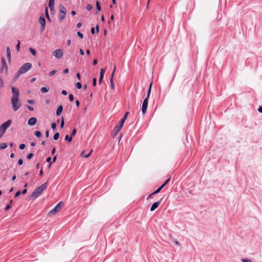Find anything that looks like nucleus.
Here are the masks:
<instances>
[{"mask_svg":"<svg viewBox=\"0 0 262 262\" xmlns=\"http://www.w3.org/2000/svg\"><path fill=\"white\" fill-rule=\"evenodd\" d=\"M96 81H97V80H96V78H94L93 79V86H96Z\"/></svg>","mask_w":262,"mask_h":262,"instance_id":"nucleus-45","label":"nucleus"},{"mask_svg":"<svg viewBox=\"0 0 262 262\" xmlns=\"http://www.w3.org/2000/svg\"><path fill=\"white\" fill-rule=\"evenodd\" d=\"M27 102L30 104H33L34 103V101L32 100L29 99L27 100Z\"/></svg>","mask_w":262,"mask_h":262,"instance_id":"nucleus-50","label":"nucleus"},{"mask_svg":"<svg viewBox=\"0 0 262 262\" xmlns=\"http://www.w3.org/2000/svg\"><path fill=\"white\" fill-rule=\"evenodd\" d=\"M55 0H49V5H54Z\"/></svg>","mask_w":262,"mask_h":262,"instance_id":"nucleus-44","label":"nucleus"},{"mask_svg":"<svg viewBox=\"0 0 262 262\" xmlns=\"http://www.w3.org/2000/svg\"><path fill=\"white\" fill-rule=\"evenodd\" d=\"M29 50L34 56L36 55V50L35 49L30 48Z\"/></svg>","mask_w":262,"mask_h":262,"instance_id":"nucleus-24","label":"nucleus"},{"mask_svg":"<svg viewBox=\"0 0 262 262\" xmlns=\"http://www.w3.org/2000/svg\"><path fill=\"white\" fill-rule=\"evenodd\" d=\"M49 88H47L46 87H42L40 89V91L42 93H47L49 91Z\"/></svg>","mask_w":262,"mask_h":262,"instance_id":"nucleus-21","label":"nucleus"},{"mask_svg":"<svg viewBox=\"0 0 262 262\" xmlns=\"http://www.w3.org/2000/svg\"><path fill=\"white\" fill-rule=\"evenodd\" d=\"M61 93L63 95H67V92L66 90H62V92H61Z\"/></svg>","mask_w":262,"mask_h":262,"instance_id":"nucleus-52","label":"nucleus"},{"mask_svg":"<svg viewBox=\"0 0 262 262\" xmlns=\"http://www.w3.org/2000/svg\"><path fill=\"white\" fill-rule=\"evenodd\" d=\"M105 70L104 69H101L100 70V77L101 78H103L104 73H105Z\"/></svg>","mask_w":262,"mask_h":262,"instance_id":"nucleus-19","label":"nucleus"},{"mask_svg":"<svg viewBox=\"0 0 262 262\" xmlns=\"http://www.w3.org/2000/svg\"><path fill=\"white\" fill-rule=\"evenodd\" d=\"M170 180V178H168L165 182L162 184L158 189H157L156 191L152 193V194H156L160 192L161 189L169 182Z\"/></svg>","mask_w":262,"mask_h":262,"instance_id":"nucleus-10","label":"nucleus"},{"mask_svg":"<svg viewBox=\"0 0 262 262\" xmlns=\"http://www.w3.org/2000/svg\"><path fill=\"white\" fill-rule=\"evenodd\" d=\"M76 76L79 80L80 79V74L79 73H77Z\"/></svg>","mask_w":262,"mask_h":262,"instance_id":"nucleus-62","label":"nucleus"},{"mask_svg":"<svg viewBox=\"0 0 262 262\" xmlns=\"http://www.w3.org/2000/svg\"><path fill=\"white\" fill-rule=\"evenodd\" d=\"M69 100L70 101H73L74 100V96L72 94L69 95Z\"/></svg>","mask_w":262,"mask_h":262,"instance_id":"nucleus-39","label":"nucleus"},{"mask_svg":"<svg viewBox=\"0 0 262 262\" xmlns=\"http://www.w3.org/2000/svg\"><path fill=\"white\" fill-rule=\"evenodd\" d=\"M76 86L77 89H80L82 88V84L80 82H78L76 84Z\"/></svg>","mask_w":262,"mask_h":262,"instance_id":"nucleus-29","label":"nucleus"},{"mask_svg":"<svg viewBox=\"0 0 262 262\" xmlns=\"http://www.w3.org/2000/svg\"><path fill=\"white\" fill-rule=\"evenodd\" d=\"M17 45H16V50L17 51H19V49H20V41L19 40H18L17 41Z\"/></svg>","mask_w":262,"mask_h":262,"instance_id":"nucleus-30","label":"nucleus"},{"mask_svg":"<svg viewBox=\"0 0 262 262\" xmlns=\"http://www.w3.org/2000/svg\"><path fill=\"white\" fill-rule=\"evenodd\" d=\"M11 123H12L11 120H8L6 122H5L4 123H3L0 126V131L4 134L5 131L6 130V129L11 125Z\"/></svg>","mask_w":262,"mask_h":262,"instance_id":"nucleus-7","label":"nucleus"},{"mask_svg":"<svg viewBox=\"0 0 262 262\" xmlns=\"http://www.w3.org/2000/svg\"><path fill=\"white\" fill-rule=\"evenodd\" d=\"M71 40L70 39H68L67 40V45H68V46H69L71 45Z\"/></svg>","mask_w":262,"mask_h":262,"instance_id":"nucleus-61","label":"nucleus"},{"mask_svg":"<svg viewBox=\"0 0 262 262\" xmlns=\"http://www.w3.org/2000/svg\"><path fill=\"white\" fill-rule=\"evenodd\" d=\"M27 107H28V108L30 111H34V108H33V107H32V106H29V105H28V106H27Z\"/></svg>","mask_w":262,"mask_h":262,"instance_id":"nucleus-51","label":"nucleus"},{"mask_svg":"<svg viewBox=\"0 0 262 262\" xmlns=\"http://www.w3.org/2000/svg\"><path fill=\"white\" fill-rule=\"evenodd\" d=\"M121 128L122 127H121V126H120L119 124L116 125L114 127L113 130V132H115L114 136H115L120 131Z\"/></svg>","mask_w":262,"mask_h":262,"instance_id":"nucleus-15","label":"nucleus"},{"mask_svg":"<svg viewBox=\"0 0 262 262\" xmlns=\"http://www.w3.org/2000/svg\"><path fill=\"white\" fill-rule=\"evenodd\" d=\"M7 58L9 60H10L11 59V51H10V49L9 47H8L7 48Z\"/></svg>","mask_w":262,"mask_h":262,"instance_id":"nucleus-17","label":"nucleus"},{"mask_svg":"<svg viewBox=\"0 0 262 262\" xmlns=\"http://www.w3.org/2000/svg\"><path fill=\"white\" fill-rule=\"evenodd\" d=\"M36 122H37L36 118H34V117H32L29 119V120H28V123L30 125H34V124H36Z\"/></svg>","mask_w":262,"mask_h":262,"instance_id":"nucleus-14","label":"nucleus"},{"mask_svg":"<svg viewBox=\"0 0 262 262\" xmlns=\"http://www.w3.org/2000/svg\"><path fill=\"white\" fill-rule=\"evenodd\" d=\"M49 136V130H47L46 132V138H48Z\"/></svg>","mask_w":262,"mask_h":262,"instance_id":"nucleus-54","label":"nucleus"},{"mask_svg":"<svg viewBox=\"0 0 262 262\" xmlns=\"http://www.w3.org/2000/svg\"><path fill=\"white\" fill-rule=\"evenodd\" d=\"M152 82L150 83L149 85V89L148 90L147 95L146 98L144 100L143 102L142 105V112L144 115L146 112L147 106H148V98L150 94L151 89Z\"/></svg>","mask_w":262,"mask_h":262,"instance_id":"nucleus-2","label":"nucleus"},{"mask_svg":"<svg viewBox=\"0 0 262 262\" xmlns=\"http://www.w3.org/2000/svg\"><path fill=\"white\" fill-rule=\"evenodd\" d=\"M53 55L56 58L60 59L63 56V52L61 49H57L53 52Z\"/></svg>","mask_w":262,"mask_h":262,"instance_id":"nucleus-9","label":"nucleus"},{"mask_svg":"<svg viewBox=\"0 0 262 262\" xmlns=\"http://www.w3.org/2000/svg\"><path fill=\"white\" fill-rule=\"evenodd\" d=\"M69 72V69H66L63 70V73L64 74H67Z\"/></svg>","mask_w":262,"mask_h":262,"instance_id":"nucleus-55","label":"nucleus"},{"mask_svg":"<svg viewBox=\"0 0 262 262\" xmlns=\"http://www.w3.org/2000/svg\"><path fill=\"white\" fill-rule=\"evenodd\" d=\"M96 30L97 33H98V32H99V25H97L96 26Z\"/></svg>","mask_w":262,"mask_h":262,"instance_id":"nucleus-57","label":"nucleus"},{"mask_svg":"<svg viewBox=\"0 0 262 262\" xmlns=\"http://www.w3.org/2000/svg\"><path fill=\"white\" fill-rule=\"evenodd\" d=\"M76 132H77L76 129L75 128H74V129L72 131L71 137H74L76 135Z\"/></svg>","mask_w":262,"mask_h":262,"instance_id":"nucleus-33","label":"nucleus"},{"mask_svg":"<svg viewBox=\"0 0 262 262\" xmlns=\"http://www.w3.org/2000/svg\"><path fill=\"white\" fill-rule=\"evenodd\" d=\"M161 200L159 201H157L156 202H155L151 206L150 210L151 211H154L156 208L158 207L160 204Z\"/></svg>","mask_w":262,"mask_h":262,"instance_id":"nucleus-13","label":"nucleus"},{"mask_svg":"<svg viewBox=\"0 0 262 262\" xmlns=\"http://www.w3.org/2000/svg\"><path fill=\"white\" fill-rule=\"evenodd\" d=\"M113 77H113V75H111V77L110 78V83H111V89L112 90H114L115 88V85H114V81H113Z\"/></svg>","mask_w":262,"mask_h":262,"instance_id":"nucleus-18","label":"nucleus"},{"mask_svg":"<svg viewBox=\"0 0 262 262\" xmlns=\"http://www.w3.org/2000/svg\"><path fill=\"white\" fill-rule=\"evenodd\" d=\"M129 114V113L128 112H126L123 118H125V119Z\"/></svg>","mask_w":262,"mask_h":262,"instance_id":"nucleus-58","label":"nucleus"},{"mask_svg":"<svg viewBox=\"0 0 262 262\" xmlns=\"http://www.w3.org/2000/svg\"><path fill=\"white\" fill-rule=\"evenodd\" d=\"M59 137V134L58 133H56L54 135L53 138L55 140H57L58 139Z\"/></svg>","mask_w":262,"mask_h":262,"instance_id":"nucleus-26","label":"nucleus"},{"mask_svg":"<svg viewBox=\"0 0 262 262\" xmlns=\"http://www.w3.org/2000/svg\"><path fill=\"white\" fill-rule=\"evenodd\" d=\"M77 35L81 38H83V35L82 34V33H81V32H77Z\"/></svg>","mask_w":262,"mask_h":262,"instance_id":"nucleus-41","label":"nucleus"},{"mask_svg":"<svg viewBox=\"0 0 262 262\" xmlns=\"http://www.w3.org/2000/svg\"><path fill=\"white\" fill-rule=\"evenodd\" d=\"M56 73V70H53L50 72V75L51 76H53L54 74H55Z\"/></svg>","mask_w":262,"mask_h":262,"instance_id":"nucleus-42","label":"nucleus"},{"mask_svg":"<svg viewBox=\"0 0 262 262\" xmlns=\"http://www.w3.org/2000/svg\"><path fill=\"white\" fill-rule=\"evenodd\" d=\"M258 111L259 112L262 113V107L260 106L258 108Z\"/></svg>","mask_w":262,"mask_h":262,"instance_id":"nucleus-63","label":"nucleus"},{"mask_svg":"<svg viewBox=\"0 0 262 262\" xmlns=\"http://www.w3.org/2000/svg\"><path fill=\"white\" fill-rule=\"evenodd\" d=\"M79 104H80V103H79V100H77L76 101V105L77 106H79Z\"/></svg>","mask_w":262,"mask_h":262,"instance_id":"nucleus-64","label":"nucleus"},{"mask_svg":"<svg viewBox=\"0 0 262 262\" xmlns=\"http://www.w3.org/2000/svg\"><path fill=\"white\" fill-rule=\"evenodd\" d=\"M32 67L31 63L27 62L24 64L19 69V74H24L29 70Z\"/></svg>","mask_w":262,"mask_h":262,"instance_id":"nucleus-6","label":"nucleus"},{"mask_svg":"<svg viewBox=\"0 0 262 262\" xmlns=\"http://www.w3.org/2000/svg\"><path fill=\"white\" fill-rule=\"evenodd\" d=\"M27 191V190L26 189H24V190H23V191L21 192V193H22L23 194H26V193Z\"/></svg>","mask_w":262,"mask_h":262,"instance_id":"nucleus-56","label":"nucleus"},{"mask_svg":"<svg viewBox=\"0 0 262 262\" xmlns=\"http://www.w3.org/2000/svg\"><path fill=\"white\" fill-rule=\"evenodd\" d=\"M96 4L97 9L98 10V11H100L101 10V6L100 5L99 2L97 1Z\"/></svg>","mask_w":262,"mask_h":262,"instance_id":"nucleus-28","label":"nucleus"},{"mask_svg":"<svg viewBox=\"0 0 262 262\" xmlns=\"http://www.w3.org/2000/svg\"><path fill=\"white\" fill-rule=\"evenodd\" d=\"M25 146H26V145H25V144H23H23H20V145H19V148H20V149H24L25 148Z\"/></svg>","mask_w":262,"mask_h":262,"instance_id":"nucleus-40","label":"nucleus"},{"mask_svg":"<svg viewBox=\"0 0 262 262\" xmlns=\"http://www.w3.org/2000/svg\"><path fill=\"white\" fill-rule=\"evenodd\" d=\"M79 52H80V53L81 55H84V51L82 49H80L79 50Z\"/></svg>","mask_w":262,"mask_h":262,"instance_id":"nucleus-53","label":"nucleus"},{"mask_svg":"<svg viewBox=\"0 0 262 262\" xmlns=\"http://www.w3.org/2000/svg\"><path fill=\"white\" fill-rule=\"evenodd\" d=\"M11 101L13 111L15 112L17 111L21 106L19 102V98H11Z\"/></svg>","mask_w":262,"mask_h":262,"instance_id":"nucleus-4","label":"nucleus"},{"mask_svg":"<svg viewBox=\"0 0 262 262\" xmlns=\"http://www.w3.org/2000/svg\"><path fill=\"white\" fill-rule=\"evenodd\" d=\"M51 127L53 129H55L56 127V124L55 122H53L51 124Z\"/></svg>","mask_w":262,"mask_h":262,"instance_id":"nucleus-36","label":"nucleus"},{"mask_svg":"<svg viewBox=\"0 0 262 262\" xmlns=\"http://www.w3.org/2000/svg\"><path fill=\"white\" fill-rule=\"evenodd\" d=\"M33 156V154L32 153H30V154L28 155L27 158L28 159H31L32 158Z\"/></svg>","mask_w":262,"mask_h":262,"instance_id":"nucleus-46","label":"nucleus"},{"mask_svg":"<svg viewBox=\"0 0 262 262\" xmlns=\"http://www.w3.org/2000/svg\"><path fill=\"white\" fill-rule=\"evenodd\" d=\"M54 5H49V7L51 13L53 12L54 11Z\"/></svg>","mask_w":262,"mask_h":262,"instance_id":"nucleus-35","label":"nucleus"},{"mask_svg":"<svg viewBox=\"0 0 262 262\" xmlns=\"http://www.w3.org/2000/svg\"><path fill=\"white\" fill-rule=\"evenodd\" d=\"M39 23L41 26V31H43L45 28L46 20L43 17L40 16L39 18Z\"/></svg>","mask_w":262,"mask_h":262,"instance_id":"nucleus-12","label":"nucleus"},{"mask_svg":"<svg viewBox=\"0 0 262 262\" xmlns=\"http://www.w3.org/2000/svg\"><path fill=\"white\" fill-rule=\"evenodd\" d=\"M92 9V6L90 5V4H88L87 6H86V9L89 11H90Z\"/></svg>","mask_w":262,"mask_h":262,"instance_id":"nucleus-38","label":"nucleus"},{"mask_svg":"<svg viewBox=\"0 0 262 262\" xmlns=\"http://www.w3.org/2000/svg\"><path fill=\"white\" fill-rule=\"evenodd\" d=\"M116 64H114V67L113 68V73L112 74V75H113V77H114V73H115V72L116 71Z\"/></svg>","mask_w":262,"mask_h":262,"instance_id":"nucleus-49","label":"nucleus"},{"mask_svg":"<svg viewBox=\"0 0 262 262\" xmlns=\"http://www.w3.org/2000/svg\"><path fill=\"white\" fill-rule=\"evenodd\" d=\"M62 110L63 106L61 105H59L56 110L57 116H60L62 112Z\"/></svg>","mask_w":262,"mask_h":262,"instance_id":"nucleus-16","label":"nucleus"},{"mask_svg":"<svg viewBox=\"0 0 262 262\" xmlns=\"http://www.w3.org/2000/svg\"><path fill=\"white\" fill-rule=\"evenodd\" d=\"M65 140H67L68 142H71L72 140V137H69V135H66V137H65Z\"/></svg>","mask_w":262,"mask_h":262,"instance_id":"nucleus-27","label":"nucleus"},{"mask_svg":"<svg viewBox=\"0 0 262 262\" xmlns=\"http://www.w3.org/2000/svg\"><path fill=\"white\" fill-rule=\"evenodd\" d=\"M64 117H62V120H61V124H60V127L62 128L64 126Z\"/></svg>","mask_w":262,"mask_h":262,"instance_id":"nucleus-31","label":"nucleus"},{"mask_svg":"<svg viewBox=\"0 0 262 262\" xmlns=\"http://www.w3.org/2000/svg\"><path fill=\"white\" fill-rule=\"evenodd\" d=\"M1 63H2V67L1 68V73L5 72L6 74H7V72H8V67H7V65L6 64L5 59L3 57H2V58H1Z\"/></svg>","mask_w":262,"mask_h":262,"instance_id":"nucleus-8","label":"nucleus"},{"mask_svg":"<svg viewBox=\"0 0 262 262\" xmlns=\"http://www.w3.org/2000/svg\"><path fill=\"white\" fill-rule=\"evenodd\" d=\"M20 193H21V192L20 191H17L15 194L14 197L16 198V197L18 196L20 194Z\"/></svg>","mask_w":262,"mask_h":262,"instance_id":"nucleus-43","label":"nucleus"},{"mask_svg":"<svg viewBox=\"0 0 262 262\" xmlns=\"http://www.w3.org/2000/svg\"><path fill=\"white\" fill-rule=\"evenodd\" d=\"M21 74H19V71H18V72L16 74V75H15L14 78L16 80L17 79L19 76H20V75H21Z\"/></svg>","mask_w":262,"mask_h":262,"instance_id":"nucleus-37","label":"nucleus"},{"mask_svg":"<svg viewBox=\"0 0 262 262\" xmlns=\"http://www.w3.org/2000/svg\"><path fill=\"white\" fill-rule=\"evenodd\" d=\"M93 152V150L92 149L90 152L87 154V155H83V153H81V156L83 157V158H88L90 156L91 154H92V152Z\"/></svg>","mask_w":262,"mask_h":262,"instance_id":"nucleus-22","label":"nucleus"},{"mask_svg":"<svg viewBox=\"0 0 262 262\" xmlns=\"http://www.w3.org/2000/svg\"><path fill=\"white\" fill-rule=\"evenodd\" d=\"M7 147V144L5 143H0V149H4Z\"/></svg>","mask_w":262,"mask_h":262,"instance_id":"nucleus-20","label":"nucleus"},{"mask_svg":"<svg viewBox=\"0 0 262 262\" xmlns=\"http://www.w3.org/2000/svg\"><path fill=\"white\" fill-rule=\"evenodd\" d=\"M18 164L19 165H21L23 164V160L21 159H19L18 162Z\"/></svg>","mask_w":262,"mask_h":262,"instance_id":"nucleus-47","label":"nucleus"},{"mask_svg":"<svg viewBox=\"0 0 262 262\" xmlns=\"http://www.w3.org/2000/svg\"><path fill=\"white\" fill-rule=\"evenodd\" d=\"M45 12H46V16L47 19L49 21H50V17H49V13H48V9L47 7L46 8Z\"/></svg>","mask_w":262,"mask_h":262,"instance_id":"nucleus-25","label":"nucleus"},{"mask_svg":"<svg viewBox=\"0 0 262 262\" xmlns=\"http://www.w3.org/2000/svg\"><path fill=\"white\" fill-rule=\"evenodd\" d=\"M125 121V118H122L120 121V124H119L120 126H121V127H122L123 125V123H124V122Z\"/></svg>","mask_w":262,"mask_h":262,"instance_id":"nucleus-32","label":"nucleus"},{"mask_svg":"<svg viewBox=\"0 0 262 262\" xmlns=\"http://www.w3.org/2000/svg\"><path fill=\"white\" fill-rule=\"evenodd\" d=\"M47 187V183H45L42 184L40 186L36 188L33 193L31 195V198L33 199H35L38 197L43 190L46 189Z\"/></svg>","mask_w":262,"mask_h":262,"instance_id":"nucleus-1","label":"nucleus"},{"mask_svg":"<svg viewBox=\"0 0 262 262\" xmlns=\"http://www.w3.org/2000/svg\"><path fill=\"white\" fill-rule=\"evenodd\" d=\"M59 9V12L58 13V18L60 21H62L66 17L67 10L63 5H60Z\"/></svg>","mask_w":262,"mask_h":262,"instance_id":"nucleus-3","label":"nucleus"},{"mask_svg":"<svg viewBox=\"0 0 262 262\" xmlns=\"http://www.w3.org/2000/svg\"><path fill=\"white\" fill-rule=\"evenodd\" d=\"M12 93L13 94V96L12 98H19V90L18 89L12 87Z\"/></svg>","mask_w":262,"mask_h":262,"instance_id":"nucleus-11","label":"nucleus"},{"mask_svg":"<svg viewBox=\"0 0 262 262\" xmlns=\"http://www.w3.org/2000/svg\"><path fill=\"white\" fill-rule=\"evenodd\" d=\"M34 134L36 137H37L38 138H39L41 136V132L39 131H38V130L35 131L34 133Z\"/></svg>","mask_w":262,"mask_h":262,"instance_id":"nucleus-23","label":"nucleus"},{"mask_svg":"<svg viewBox=\"0 0 262 262\" xmlns=\"http://www.w3.org/2000/svg\"><path fill=\"white\" fill-rule=\"evenodd\" d=\"M91 32L92 33V34H94V33H95V29H94V28L93 27L91 28Z\"/></svg>","mask_w":262,"mask_h":262,"instance_id":"nucleus-60","label":"nucleus"},{"mask_svg":"<svg viewBox=\"0 0 262 262\" xmlns=\"http://www.w3.org/2000/svg\"><path fill=\"white\" fill-rule=\"evenodd\" d=\"M241 260L242 262H252L251 260L246 258H243Z\"/></svg>","mask_w":262,"mask_h":262,"instance_id":"nucleus-34","label":"nucleus"},{"mask_svg":"<svg viewBox=\"0 0 262 262\" xmlns=\"http://www.w3.org/2000/svg\"><path fill=\"white\" fill-rule=\"evenodd\" d=\"M63 204L62 202H59L57 205H56V206L53 209H52L48 213V215H49V216L53 215H55V214H56L57 212H59L61 210V208L63 206Z\"/></svg>","mask_w":262,"mask_h":262,"instance_id":"nucleus-5","label":"nucleus"},{"mask_svg":"<svg viewBox=\"0 0 262 262\" xmlns=\"http://www.w3.org/2000/svg\"><path fill=\"white\" fill-rule=\"evenodd\" d=\"M81 25H82L81 23H80V22H79V23H78L77 24V27L78 28H80V27H81Z\"/></svg>","mask_w":262,"mask_h":262,"instance_id":"nucleus-59","label":"nucleus"},{"mask_svg":"<svg viewBox=\"0 0 262 262\" xmlns=\"http://www.w3.org/2000/svg\"><path fill=\"white\" fill-rule=\"evenodd\" d=\"M11 205H10V204H8V205H7L6 206L5 208V210H6V211H7L8 209H9L11 208Z\"/></svg>","mask_w":262,"mask_h":262,"instance_id":"nucleus-48","label":"nucleus"}]
</instances>
